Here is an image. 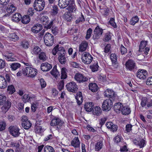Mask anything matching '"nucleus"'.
Returning <instances> with one entry per match:
<instances>
[{
    "mask_svg": "<svg viewBox=\"0 0 152 152\" xmlns=\"http://www.w3.org/2000/svg\"><path fill=\"white\" fill-rule=\"evenodd\" d=\"M40 82L42 88H45L46 87V83L43 78H41L40 80Z\"/></svg>",
    "mask_w": 152,
    "mask_h": 152,
    "instance_id": "nucleus-61",
    "label": "nucleus"
},
{
    "mask_svg": "<svg viewBox=\"0 0 152 152\" xmlns=\"http://www.w3.org/2000/svg\"><path fill=\"white\" fill-rule=\"evenodd\" d=\"M6 65L5 61L0 59V69H3L5 67Z\"/></svg>",
    "mask_w": 152,
    "mask_h": 152,
    "instance_id": "nucleus-63",
    "label": "nucleus"
},
{
    "mask_svg": "<svg viewBox=\"0 0 152 152\" xmlns=\"http://www.w3.org/2000/svg\"><path fill=\"white\" fill-rule=\"evenodd\" d=\"M6 123L5 122L2 121H0V131H2L6 128Z\"/></svg>",
    "mask_w": 152,
    "mask_h": 152,
    "instance_id": "nucleus-47",
    "label": "nucleus"
},
{
    "mask_svg": "<svg viewBox=\"0 0 152 152\" xmlns=\"http://www.w3.org/2000/svg\"><path fill=\"white\" fill-rule=\"evenodd\" d=\"M58 60L61 64H64L66 61V59L65 56H59L58 57Z\"/></svg>",
    "mask_w": 152,
    "mask_h": 152,
    "instance_id": "nucleus-45",
    "label": "nucleus"
},
{
    "mask_svg": "<svg viewBox=\"0 0 152 152\" xmlns=\"http://www.w3.org/2000/svg\"><path fill=\"white\" fill-rule=\"evenodd\" d=\"M93 103L92 102H86L84 105L85 110L87 112H90L93 110Z\"/></svg>",
    "mask_w": 152,
    "mask_h": 152,
    "instance_id": "nucleus-25",
    "label": "nucleus"
},
{
    "mask_svg": "<svg viewBox=\"0 0 152 152\" xmlns=\"http://www.w3.org/2000/svg\"><path fill=\"white\" fill-rule=\"evenodd\" d=\"M67 69L64 67L62 68L61 69V79H65L67 77L66 73Z\"/></svg>",
    "mask_w": 152,
    "mask_h": 152,
    "instance_id": "nucleus-33",
    "label": "nucleus"
},
{
    "mask_svg": "<svg viewBox=\"0 0 152 152\" xmlns=\"http://www.w3.org/2000/svg\"><path fill=\"white\" fill-rule=\"evenodd\" d=\"M6 100V97L4 95H0V105H2Z\"/></svg>",
    "mask_w": 152,
    "mask_h": 152,
    "instance_id": "nucleus-49",
    "label": "nucleus"
},
{
    "mask_svg": "<svg viewBox=\"0 0 152 152\" xmlns=\"http://www.w3.org/2000/svg\"><path fill=\"white\" fill-rule=\"evenodd\" d=\"M7 85V83L5 78L2 76L0 75V88H5Z\"/></svg>",
    "mask_w": 152,
    "mask_h": 152,
    "instance_id": "nucleus-23",
    "label": "nucleus"
},
{
    "mask_svg": "<svg viewBox=\"0 0 152 152\" xmlns=\"http://www.w3.org/2000/svg\"><path fill=\"white\" fill-rule=\"evenodd\" d=\"M21 18V15L19 13H17L12 16V20L13 21L18 22L20 20Z\"/></svg>",
    "mask_w": 152,
    "mask_h": 152,
    "instance_id": "nucleus-28",
    "label": "nucleus"
},
{
    "mask_svg": "<svg viewBox=\"0 0 152 152\" xmlns=\"http://www.w3.org/2000/svg\"><path fill=\"white\" fill-rule=\"evenodd\" d=\"M9 37L14 41L17 40L19 39L18 37L15 33L9 34Z\"/></svg>",
    "mask_w": 152,
    "mask_h": 152,
    "instance_id": "nucleus-42",
    "label": "nucleus"
},
{
    "mask_svg": "<svg viewBox=\"0 0 152 152\" xmlns=\"http://www.w3.org/2000/svg\"><path fill=\"white\" fill-rule=\"evenodd\" d=\"M99 67V66L98 65V63L97 61H96L93 64L90 66V68L92 72H95L98 70Z\"/></svg>",
    "mask_w": 152,
    "mask_h": 152,
    "instance_id": "nucleus-38",
    "label": "nucleus"
},
{
    "mask_svg": "<svg viewBox=\"0 0 152 152\" xmlns=\"http://www.w3.org/2000/svg\"><path fill=\"white\" fill-rule=\"evenodd\" d=\"M111 45L110 44H107L104 48V52L105 53L108 52L110 49Z\"/></svg>",
    "mask_w": 152,
    "mask_h": 152,
    "instance_id": "nucleus-64",
    "label": "nucleus"
},
{
    "mask_svg": "<svg viewBox=\"0 0 152 152\" xmlns=\"http://www.w3.org/2000/svg\"><path fill=\"white\" fill-rule=\"evenodd\" d=\"M20 64L15 63L11 64L10 65V68L12 70L14 71L20 68Z\"/></svg>",
    "mask_w": 152,
    "mask_h": 152,
    "instance_id": "nucleus-34",
    "label": "nucleus"
},
{
    "mask_svg": "<svg viewBox=\"0 0 152 152\" xmlns=\"http://www.w3.org/2000/svg\"><path fill=\"white\" fill-rule=\"evenodd\" d=\"M132 125L131 124H127L126 126V130L127 132H129L132 130Z\"/></svg>",
    "mask_w": 152,
    "mask_h": 152,
    "instance_id": "nucleus-62",
    "label": "nucleus"
},
{
    "mask_svg": "<svg viewBox=\"0 0 152 152\" xmlns=\"http://www.w3.org/2000/svg\"><path fill=\"white\" fill-rule=\"evenodd\" d=\"M23 102L26 103L27 102H29L30 101V97L28 94H25L24 95L22 98Z\"/></svg>",
    "mask_w": 152,
    "mask_h": 152,
    "instance_id": "nucleus-46",
    "label": "nucleus"
},
{
    "mask_svg": "<svg viewBox=\"0 0 152 152\" xmlns=\"http://www.w3.org/2000/svg\"><path fill=\"white\" fill-rule=\"evenodd\" d=\"M51 31L52 33L54 34V35H56L58 33V27L54 26H53L51 28Z\"/></svg>",
    "mask_w": 152,
    "mask_h": 152,
    "instance_id": "nucleus-51",
    "label": "nucleus"
},
{
    "mask_svg": "<svg viewBox=\"0 0 152 152\" xmlns=\"http://www.w3.org/2000/svg\"><path fill=\"white\" fill-rule=\"evenodd\" d=\"M89 88L93 92H96L99 89L97 84L96 83H90L89 84Z\"/></svg>",
    "mask_w": 152,
    "mask_h": 152,
    "instance_id": "nucleus-26",
    "label": "nucleus"
},
{
    "mask_svg": "<svg viewBox=\"0 0 152 152\" xmlns=\"http://www.w3.org/2000/svg\"><path fill=\"white\" fill-rule=\"evenodd\" d=\"M41 49L38 46L34 44L31 46V53L33 54L38 55L40 52Z\"/></svg>",
    "mask_w": 152,
    "mask_h": 152,
    "instance_id": "nucleus-16",
    "label": "nucleus"
},
{
    "mask_svg": "<svg viewBox=\"0 0 152 152\" xmlns=\"http://www.w3.org/2000/svg\"><path fill=\"white\" fill-rule=\"evenodd\" d=\"M127 49L123 45L121 46V53L122 55H123L126 53Z\"/></svg>",
    "mask_w": 152,
    "mask_h": 152,
    "instance_id": "nucleus-58",
    "label": "nucleus"
},
{
    "mask_svg": "<svg viewBox=\"0 0 152 152\" xmlns=\"http://www.w3.org/2000/svg\"><path fill=\"white\" fill-rule=\"evenodd\" d=\"M30 21V18L28 15H25L23 16L21 20V22L24 24H26L28 23Z\"/></svg>",
    "mask_w": 152,
    "mask_h": 152,
    "instance_id": "nucleus-32",
    "label": "nucleus"
},
{
    "mask_svg": "<svg viewBox=\"0 0 152 152\" xmlns=\"http://www.w3.org/2000/svg\"><path fill=\"white\" fill-rule=\"evenodd\" d=\"M22 73L27 76L33 77L37 74V69L30 67L27 66L22 69Z\"/></svg>",
    "mask_w": 152,
    "mask_h": 152,
    "instance_id": "nucleus-1",
    "label": "nucleus"
},
{
    "mask_svg": "<svg viewBox=\"0 0 152 152\" xmlns=\"http://www.w3.org/2000/svg\"><path fill=\"white\" fill-rule=\"evenodd\" d=\"M64 87V81L63 80H62L58 83V90L61 91L63 88Z\"/></svg>",
    "mask_w": 152,
    "mask_h": 152,
    "instance_id": "nucleus-54",
    "label": "nucleus"
},
{
    "mask_svg": "<svg viewBox=\"0 0 152 152\" xmlns=\"http://www.w3.org/2000/svg\"><path fill=\"white\" fill-rule=\"evenodd\" d=\"M85 20L84 16L81 13V16L79 18H78L75 21V23L76 24H78L80 22H83Z\"/></svg>",
    "mask_w": 152,
    "mask_h": 152,
    "instance_id": "nucleus-55",
    "label": "nucleus"
},
{
    "mask_svg": "<svg viewBox=\"0 0 152 152\" xmlns=\"http://www.w3.org/2000/svg\"><path fill=\"white\" fill-rule=\"evenodd\" d=\"M81 59L84 64H89L92 61L93 57L89 53L85 52L82 55Z\"/></svg>",
    "mask_w": 152,
    "mask_h": 152,
    "instance_id": "nucleus-5",
    "label": "nucleus"
},
{
    "mask_svg": "<svg viewBox=\"0 0 152 152\" xmlns=\"http://www.w3.org/2000/svg\"><path fill=\"white\" fill-rule=\"evenodd\" d=\"M44 152H55L53 148L51 146L47 145L44 148Z\"/></svg>",
    "mask_w": 152,
    "mask_h": 152,
    "instance_id": "nucleus-43",
    "label": "nucleus"
},
{
    "mask_svg": "<svg viewBox=\"0 0 152 152\" xmlns=\"http://www.w3.org/2000/svg\"><path fill=\"white\" fill-rule=\"evenodd\" d=\"M51 74L56 79L60 76V74L58 70L57 69V66L55 65L54 66L52 70L50 72Z\"/></svg>",
    "mask_w": 152,
    "mask_h": 152,
    "instance_id": "nucleus-27",
    "label": "nucleus"
},
{
    "mask_svg": "<svg viewBox=\"0 0 152 152\" xmlns=\"http://www.w3.org/2000/svg\"><path fill=\"white\" fill-rule=\"evenodd\" d=\"M148 75L146 71L142 69L138 71L137 73V77L140 79L144 80L145 79Z\"/></svg>",
    "mask_w": 152,
    "mask_h": 152,
    "instance_id": "nucleus-15",
    "label": "nucleus"
},
{
    "mask_svg": "<svg viewBox=\"0 0 152 152\" xmlns=\"http://www.w3.org/2000/svg\"><path fill=\"white\" fill-rule=\"evenodd\" d=\"M42 28V26L39 24H35L31 28V31L35 33L40 31Z\"/></svg>",
    "mask_w": 152,
    "mask_h": 152,
    "instance_id": "nucleus-22",
    "label": "nucleus"
},
{
    "mask_svg": "<svg viewBox=\"0 0 152 152\" xmlns=\"http://www.w3.org/2000/svg\"><path fill=\"white\" fill-rule=\"evenodd\" d=\"M63 123V122L59 118L55 117L51 121L50 123V125L52 126H54L58 125L57 128L60 129Z\"/></svg>",
    "mask_w": 152,
    "mask_h": 152,
    "instance_id": "nucleus-14",
    "label": "nucleus"
},
{
    "mask_svg": "<svg viewBox=\"0 0 152 152\" xmlns=\"http://www.w3.org/2000/svg\"><path fill=\"white\" fill-rule=\"evenodd\" d=\"M40 53L39 54V58L40 60H42L43 61L46 60L47 59V56L45 53L44 52H40Z\"/></svg>",
    "mask_w": 152,
    "mask_h": 152,
    "instance_id": "nucleus-40",
    "label": "nucleus"
},
{
    "mask_svg": "<svg viewBox=\"0 0 152 152\" xmlns=\"http://www.w3.org/2000/svg\"><path fill=\"white\" fill-rule=\"evenodd\" d=\"M52 67V66L48 63H42L41 66V69L44 72H48Z\"/></svg>",
    "mask_w": 152,
    "mask_h": 152,
    "instance_id": "nucleus-19",
    "label": "nucleus"
},
{
    "mask_svg": "<svg viewBox=\"0 0 152 152\" xmlns=\"http://www.w3.org/2000/svg\"><path fill=\"white\" fill-rule=\"evenodd\" d=\"M125 66L126 69L130 71H134L136 69L135 63L132 60H128L126 63Z\"/></svg>",
    "mask_w": 152,
    "mask_h": 152,
    "instance_id": "nucleus-11",
    "label": "nucleus"
},
{
    "mask_svg": "<svg viewBox=\"0 0 152 152\" xmlns=\"http://www.w3.org/2000/svg\"><path fill=\"white\" fill-rule=\"evenodd\" d=\"M75 78L79 83L86 82L88 80V78L87 77L84 76L83 74L79 73L76 74Z\"/></svg>",
    "mask_w": 152,
    "mask_h": 152,
    "instance_id": "nucleus-12",
    "label": "nucleus"
},
{
    "mask_svg": "<svg viewBox=\"0 0 152 152\" xmlns=\"http://www.w3.org/2000/svg\"><path fill=\"white\" fill-rule=\"evenodd\" d=\"M104 96H105L109 97V99H111L113 101L117 99V95L111 89H107L104 92Z\"/></svg>",
    "mask_w": 152,
    "mask_h": 152,
    "instance_id": "nucleus-10",
    "label": "nucleus"
},
{
    "mask_svg": "<svg viewBox=\"0 0 152 152\" xmlns=\"http://www.w3.org/2000/svg\"><path fill=\"white\" fill-rule=\"evenodd\" d=\"M21 121L22 126L24 129H28L31 126V124L26 116H22Z\"/></svg>",
    "mask_w": 152,
    "mask_h": 152,
    "instance_id": "nucleus-8",
    "label": "nucleus"
},
{
    "mask_svg": "<svg viewBox=\"0 0 152 152\" xmlns=\"http://www.w3.org/2000/svg\"><path fill=\"white\" fill-rule=\"evenodd\" d=\"M109 23L110 25H111L114 28H115L117 27L116 24L115 22V20L113 18H111L110 19Z\"/></svg>",
    "mask_w": 152,
    "mask_h": 152,
    "instance_id": "nucleus-50",
    "label": "nucleus"
},
{
    "mask_svg": "<svg viewBox=\"0 0 152 152\" xmlns=\"http://www.w3.org/2000/svg\"><path fill=\"white\" fill-rule=\"evenodd\" d=\"M121 112L123 115H126L129 114L131 112V110L129 108L127 107L123 106L121 109Z\"/></svg>",
    "mask_w": 152,
    "mask_h": 152,
    "instance_id": "nucleus-29",
    "label": "nucleus"
},
{
    "mask_svg": "<svg viewBox=\"0 0 152 152\" xmlns=\"http://www.w3.org/2000/svg\"><path fill=\"white\" fill-rule=\"evenodd\" d=\"M53 8L52 13L54 15H56L58 13V10L57 6L55 5H54L53 6Z\"/></svg>",
    "mask_w": 152,
    "mask_h": 152,
    "instance_id": "nucleus-60",
    "label": "nucleus"
},
{
    "mask_svg": "<svg viewBox=\"0 0 152 152\" xmlns=\"http://www.w3.org/2000/svg\"><path fill=\"white\" fill-rule=\"evenodd\" d=\"M147 101V98L145 97H143L142 99L141 104L142 107H144L146 105Z\"/></svg>",
    "mask_w": 152,
    "mask_h": 152,
    "instance_id": "nucleus-59",
    "label": "nucleus"
},
{
    "mask_svg": "<svg viewBox=\"0 0 152 152\" xmlns=\"http://www.w3.org/2000/svg\"><path fill=\"white\" fill-rule=\"evenodd\" d=\"M66 87L68 91L72 92H75L78 89L76 83L74 82L67 83Z\"/></svg>",
    "mask_w": 152,
    "mask_h": 152,
    "instance_id": "nucleus-13",
    "label": "nucleus"
},
{
    "mask_svg": "<svg viewBox=\"0 0 152 152\" xmlns=\"http://www.w3.org/2000/svg\"><path fill=\"white\" fill-rule=\"evenodd\" d=\"M52 54L54 55H56L58 53V54L59 56H65L66 53L65 50L64 48L62 47H59V45H57L55 46L52 50Z\"/></svg>",
    "mask_w": 152,
    "mask_h": 152,
    "instance_id": "nucleus-3",
    "label": "nucleus"
},
{
    "mask_svg": "<svg viewBox=\"0 0 152 152\" xmlns=\"http://www.w3.org/2000/svg\"><path fill=\"white\" fill-rule=\"evenodd\" d=\"M92 29L90 28L87 31V34L86 36V39H89L91 37L92 33Z\"/></svg>",
    "mask_w": 152,
    "mask_h": 152,
    "instance_id": "nucleus-56",
    "label": "nucleus"
},
{
    "mask_svg": "<svg viewBox=\"0 0 152 152\" xmlns=\"http://www.w3.org/2000/svg\"><path fill=\"white\" fill-rule=\"evenodd\" d=\"M146 44L147 42H145L143 41H141L139 46V51L140 52L141 51V50L144 49V48L146 46Z\"/></svg>",
    "mask_w": 152,
    "mask_h": 152,
    "instance_id": "nucleus-53",
    "label": "nucleus"
},
{
    "mask_svg": "<svg viewBox=\"0 0 152 152\" xmlns=\"http://www.w3.org/2000/svg\"><path fill=\"white\" fill-rule=\"evenodd\" d=\"M101 109L98 107H96L93 110V114L97 116H99V114L101 113Z\"/></svg>",
    "mask_w": 152,
    "mask_h": 152,
    "instance_id": "nucleus-36",
    "label": "nucleus"
},
{
    "mask_svg": "<svg viewBox=\"0 0 152 152\" xmlns=\"http://www.w3.org/2000/svg\"><path fill=\"white\" fill-rule=\"evenodd\" d=\"M103 31V29L99 26H97L94 31L93 39L97 40L99 39L102 34Z\"/></svg>",
    "mask_w": 152,
    "mask_h": 152,
    "instance_id": "nucleus-7",
    "label": "nucleus"
},
{
    "mask_svg": "<svg viewBox=\"0 0 152 152\" xmlns=\"http://www.w3.org/2000/svg\"><path fill=\"white\" fill-rule=\"evenodd\" d=\"M88 44L87 42L83 41L79 45V51L81 52L85 51L88 47Z\"/></svg>",
    "mask_w": 152,
    "mask_h": 152,
    "instance_id": "nucleus-21",
    "label": "nucleus"
},
{
    "mask_svg": "<svg viewBox=\"0 0 152 152\" xmlns=\"http://www.w3.org/2000/svg\"><path fill=\"white\" fill-rule=\"evenodd\" d=\"M71 13L66 12L64 13V19L68 22H70L72 19V17L71 16Z\"/></svg>",
    "mask_w": 152,
    "mask_h": 152,
    "instance_id": "nucleus-35",
    "label": "nucleus"
},
{
    "mask_svg": "<svg viewBox=\"0 0 152 152\" xmlns=\"http://www.w3.org/2000/svg\"><path fill=\"white\" fill-rule=\"evenodd\" d=\"M103 144L102 142H97L96 144L95 149L96 151H98L100 150L102 148Z\"/></svg>",
    "mask_w": 152,
    "mask_h": 152,
    "instance_id": "nucleus-41",
    "label": "nucleus"
},
{
    "mask_svg": "<svg viewBox=\"0 0 152 152\" xmlns=\"http://www.w3.org/2000/svg\"><path fill=\"white\" fill-rule=\"evenodd\" d=\"M21 45L23 48L26 49L28 48L29 46V44L27 41H23L21 43Z\"/></svg>",
    "mask_w": 152,
    "mask_h": 152,
    "instance_id": "nucleus-52",
    "label": "nucleus"
},
{
    "mask_svg": "<svg viewBox=\"0 0 152 152\" xmlns=\"http://www.w3.org/2000/svg\"><path fill=\"white\" fill-rule=\"evenodd\" d=\"M138 146H140V148L143 147L145 143V141L143 139L140 140L139 141Z\"/></svg>",
    "mask_w": 152,
    "mask_h": 152,
    "instance_id": "nucleus-57",
    "label": "nucleus"
},
{
    "mask_svg": "<svg viewBox=\"0 0 152 152\" xmlns=\"http://www.w3.org/2000/svg\"><path fill=\"white\" fill-rule=\"evenodd\" d=\"M72 0H59L58 5L62 8H64L67 7Z\"/></svg>",
    "mask_w": 152,
    "mask_h": 152,
    "instance_id": "nucleus-17",
    "label": "nucleus"
},
{
    "mask_svg": "<svg viewBox=\"0 0 152 152\" xmlns=\"http://www.w3.org/2000/svg\"><path fill=\"white\" fill-rule=\"evenodd\" d=\"M8 130L10 134L15 137H18L20 134L19 128L16 126H11L9 127Z\"/></svg>",
    "mask_w": 152,
    "mask_h": 152,
    "instance_id": "nucleus-9",
    "label": "nucleus"
},
{
    "mask_svg": "<svg viewBox=\"0 0 152 152\" xmlns=\"http://www.w3.org/2000/svg\"><path fill=\"white\" fill-rule=\"evenodd\" d=\"M111 33L110 32H108L105 34L103 38V40L105 42H108L111 40Z\"/></svg>",
    "mask_w": 152,
    "mask_h": 152,
    "instance_id": "nucleus-31",
    "label": "nucleus"
},
{
    "mask_svg": "<svg viewBox=\"0 0 152 152\" xmlns=\"http://www.w3.org/2000/svg\"><path fill=\"white\" fill-rule=\"evenodd\" d=\"M7 91L9 94H12L15 92V90L14 86L13 85H11L8 86Z\"/></svg>",
    "mask_w": 152,
    "mask_h": 152,
    "instance_id": "nucleus-44",
    "label": "nucleus"
},
{
    "mask_svg": "<svg viewBox=\"0 0 152 152\" xmlns=\"http://www.w3.org/2000/svg\"><path fill=\"white\" fill-rule=\"evenodd\" d=\"M113 100L111 99H106L103 102L102 108L103 110L108 111L110 110L113 106Z\"/></svg>",
    "mask_w": 152,
    "mask_h": 152,
    "instance_id": "nucleus-6",
    "label": "nucleus"
},
{
    "mask_svg": "<svg viewBox=\"0 0 152 152\" xmlns=\"http://www.w3.org/2000/svg\"><path fill=\"white\" fill-rule=\"evenodd\" d=\"M72 145L75 148H78L80 146V142L78 138L73 140L71 142Z\"/></svg>",
    "mask_w": 152,
    "mask_h": 152,
    "instance_id": "nucleus-30",
    "label": "nucleus"
},
{
    "mask_svg": "<svg viewBox=\"0 0 152 152\" xmlns=\"http://www.w3.org/2000/svg\"><path fill=\"white\" fill-rule=\"evenodd\" d=\"M16 10V7L13 4L11 5L9 7H8L7 9V11L9 13H12Z\"/></svg>",
    "mask_w": 152,
    "mask_h": 152,
    "instance_id": "nucleus-39",
    "label": "nucleus"
},
{
    "mask_svg": "<svg viewBox=\"0 0 152 152\" xmlns=\"http://www.w3.org/2000/svg\"><path fill=\"white\" fill-rule=\"evenodd\" d=\"M4 103L3 106L1 107V109L3 112L5 113L10 107L11 103L10 101L7 100L6 102V101L4 102Z\"/></svg>",
    "mask_w": 152,
    "mask_h": 152,
    "instance_id": "nucleus-18",
    "label": "nucleus"
},
{
    "mask_svg": "<svg viewBox=\"0 0 152 152\" xmlns=\"http://www.w3.org/2000/svg\"><path fill=\"white\" fill-rule=\"evenodd\" d=\"M110 57L112 63L115 64L116 63L117 60L116 54H112L110 55Z\"/></svg>",
    "mask_w": 152,
    "mask_h": 152,
    "instance_id": "nucleus-48",
    "label": "nucleus"
},
{
    "mask_svg": "<svg viewBox=\"0 0 152 152\" xmlns=\"http://www.w3.org/2000/svg\"><path fill=\"white\" fill-rule=\"evenodd\" d=\"M54 37L51 34L47 32L44 37L45 44L48 46H52L54 43Z\"/></svg>",
    "mask_w": 152,
    "mask_h": 152,
    "instance_id": "nucleus-2",
    "label": "nucleus"
},
{
    "mask_svg": "<svg viewBox=\"0 0 152 152\" xmlns=\"http://www.w3.org/2000/svg\"><path fill=\"white\" fill-rule=\"evenodd\" d=\"M45 4L44 0H35L34 3V8L37 11H41L44 7Z\"/></svg>",
    "mask_w": 152,
    "mask_h": 152,
    "instance_id": "nucleus-4",
    "label": "nucleus"
},
{
    "mask_svg": "<svg viewBox=\"0 0 152 152\" xmlns=\"http://www.w3.org/2000/svg\"><path fill=\"white\" fill-rule=\"evenodd\" d=\"M123 105L121 103H115L113 106L114 110L117 113H120L121 111Z\"/></svg>",
    "mask_w": 152,
    "mask_h": 152,
    "instance_id": "nucleus-24",
    "label": "nucleus"
},
{
    "mask_svg": "<svg viewBox=\"0 0 152 152\" xmlns=\"http://www.w3.org/2000/svg\"><path fill=\"white\" fill-rule=\"evenodd\" d=\"M139 20V18L137 16L133 17L130 21V24L132 25H134Z\"/></svg>",
    "mask_w": 152,
    "mask_h": 152,
    "instance_id": "nucleus-37",
    "label": "nucleus"
},
{
    "mask_svg": "<svg viewBox=\"0 0 152 152\" xmlns=\"http://www.w3.org/2000/svg\"><path fill=\"white\" fill-rule=\"evenodd\" d=\"M68 6L66 9L68 10L70 13L73 12L76 10V7L74 1L72 0L70 1V3L68 5Z\"/></svg>",
    "mask_w": 152,
    "mask_h": 152,
    "instance_id": "nucleus-20",
    "label": "nucleus"
}]
</instances>
